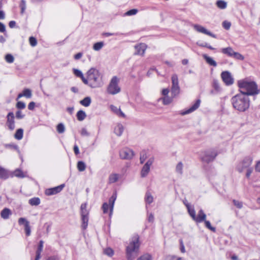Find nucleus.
I'll return each mask as SVG.
<instances>
[{
	"instance_id": "nucleus-39",
	"label": "nucleus",
	"mask_w": 260,
	"mask_h": 260,
	"mask_svg": "<svg viewBox=\"0 0 260 260\" xmlns=\"http://www.w3.org/2000/svg\"><path fill=\"white\" fill-rule=\"evenodd\" d=\"M104 43L103 42H97L93 45V49L95 51H99L102 49Z\"/></svg>"
},
{
	"instance_id": "nucleus-60",
	"label": "nucleus",
	"mask_w": 260,
	"mask_h": 260,
	"mask_svg": "<svg viewBox=\"0 0 260 260\" xmlns=\"http://www.w3.org/2000/svg\"><path fill=\"white\" fill-rule=\"evenodd\" d=\"M252 171H253V168L250 167V168H248L247 170V172H246V176L247 178H249L251 173H252Z\"/></svg>"
},
{
	"instance_id": "nucleus-49",
	"label": "nucleus",
	"mask_w": 260,
	"mask_h": 260,
	"mask_svg": "<svg viewBox=\"0 0 260 260\" xmlns=\"http://www.w3.org/2000/svg\"><path fill=\"white\" fill-rule=\"evenodd\" d=\"M20 7L21 8V14L24 13L26 9V3L24 0H21L20 4Z\"/></svg>"
},
{
	"instance_id": "nucleus-4",
	"label": "nucleus",
	"mask_w": 260,
	"mask_h": 260,
	"mask_svg": "<svg viewBox=\"0 0 260 260\" xmlns=\"http://www.w3.org/2000/svg\"><path fill=\"white\" fill-rule=\"evenodd\" d=\"M140 245L139 236L134 235L126 247V256L127 260H134L138 256Z\"/></svg>"
},
{
	"instance_id": "nucleus-26",
	"label": "nucleus",
	"mask_w": 260,
	"mask_h": 260,
	"mask_svg": "<svg viewBox=\"0 0 260 260\" xmlns=\"http://www.w3.org/2000/svg\"><path fill=\"white\" fill-rule=\"evenodd\" d=\"M119 178V175L118 174L113 173L109 175L108 180L109 183H113L118 181Z\"/></svg>"
},
{
	"instance_id": "nucleus-45",
	"label": "nucleus",
	"mask_w": 260,
	"mask_h": 260,
	"mask_svg": "<svg viewBox=\"0 0 260 260\" xmlns=\"http://www.w3.org/2000/svg\"><path fill=\"white\" fill-rule=\"evenodd\" d=\"M205 222V226L207 228L211 230L213 232H216V228L211 226V223L209 221L206 220V219L204 221Z\"/></svg>"
},
{
	"instance_id": "nucleus-55",
	"label": "nucleus",
	"mask_w": 260,
	"mask_h": 260,
	"mask_svg": "<svg viewBox=\"0 0 260 260\" xmlns=\"http://www.w3.org/2000/svg\"><path fill=\"white\" fill-rule=\"evenodd\" d=\"M80 133L82 136L88 137L90 135V134L87 132L85 128H82L81 130Z\"/></svg>"
},
{
	"instance_id": "nucleus-63",
	"label": "nucleus",
	"mask_w": 260,
	"mask_h": 260,
	"mask_svg": "<svg viewBox=\"0 0 260 260\" xmlns=\"http://www.w3.org/2000/svg\"><path fill=\"white\" fill-rule=\"evenodd\" d=\"M255 169L256 172L260 173V160L256 163Z\"/></svg>"
},
{
	"instance_id": "nucleus-44",
	"label": "nucleus",
	"mask_w": 260,
	"mask_h": 260,
	"mask_svg": "<svg viewBox=\"0 0 260 260\" xmlns=\"http://www.w3.org/2000/svg\"><path fill=\"white\" fill-rule=\"evenodd\" d=\"M152 257L149 253H145L139 257L137 260H151Z\"/></svg>"
},
{
	"instance_id": "nucleus-36",
	"label": "nucleus",
	"mask_w": 260,
	"mask_h": 260,
	"mask_svg": "<svg viewBox=\"0 0 260 260\" xmlns=\"http://www.w3.org/2000/svg\"><path fill=\"white\" fill-rule=\"evenodd\" d=\"M173 97H169V96H165L162 98H161L160 100L162 101V103L164 105H167L170 104L172 103L173 100L172 98Z\"/></svg>"
},
{
	"instance_id": "nucleus-24",
	"label": "nucleus",
	"mask_w": 260,
	"mask_h": 260,
	"mask_svg": "<svg viewBox=\"0 0 260 260\" xmlns=\"http://www.w3.org/2000/svg\"><path fill=\"white\" fill-rule=\"evenodd\" d=\"M123 130L124 127L123 125L120 123H118L114 128V133L117 136H120L122 134Z\"/></svg>"
},
{
	"instance_id": "nucleus-30",
	"label": "nucleus",
	"mask_w": 260,
	"mask_h": 260,
	"mask_svg": "<svg viewBox=\"0 0 260 260\" xmlns=\"http://www.w3.org/2000/svg\"><path fill=\"white\" fill-rule=\"evenodd\" d=\"M77 118L79 121H83L86 117V113L83 110H79L77 113Z\"/></svg>"
},
{
	"instance_id": "nucleus-54",
	"label": "nucleus",
	"mask_w": 260,
	"mask_h": 260,
	"mask_svg": "<svg viewBox=\"0 0 260 260\" xmlns=\"http://www.w3.org/2000/svg\"><path fill=\"white\" fill-rule=\"evenodd\" d=\"M137 12H138V10L137 9H132V10L128 11L125 13V14L128 16H131V15H134L136 14Z\"/></svg>"
},
{
	"instance_id": "nucleus-18",
	"label": "nucleus",
	"mask_w": 260,
	"mask_h": 260,
	"mask_svg": "<svg viewBox=\"0 0 260 260\" xmlns=\"http://www.w3.org/2000/svg\"><path fill=\"white\" fill-rule=\"evenodd\" d=\"M193 27L194 29L198 32L207 35L211 36L214 38H216V36L215 35L213 34L210 31H208L207 29H206L204 27L202 26V25H200L199 24H193Z\"/></svg>"
},
{
	"instance_id": "nucleus-58",
	"label": "nucleus",
	"mask_w": 260,
	"mask_h": 260,
	"mask_svg": "<svg viewBox=\"0 0 260 260\" xmlns=\"http://www.w3.org/2000/svg\"><path fill=\"white\" fill-rule=\"evenodd\" d=\"M110 108L112 112H113L114 113H115L116 114H117L119 110L120 109V108H118L117 107H116L114 105H110Z\"/></svg>"
},
{
	"instance_id": "nucleus-43",
	"label": "nucleus",
	"mask_w": 260,
	"mask_h": 260,
	"mask_svg": "<svg viewBox=\"0 0 260 260\" xmlns=\"http://www.w3.org/2000/svg\"><path fill=\"white\" fill-rule=\"evenodd\" d=\"M104 253L110 257H111L114 254V251L111 248H107L104 250Z\"/></svg>"
},
{
	"instance_id": "nucleus-64",
	"label": "nucleus",
	"mask_w": 260,
	"mask_h": 260,
	"mask_svg": "<svg viewBox=\"0 0 260 260\" xmlns=\"http://www.w3.org/2000/svg\"><path fill=\"white\" fill-rule=\"evenodd\" d=\"M47 260H59V258L56 255H53V256L49 257L47 258Z\"/></svg>"
},
{
	"instance_id": "nucleus-20",
	"label": "nucleus",
	"mask_w": 260,
	"mask_h": 260,
	"mask_svg": "<svg viewBox=\"0 0 260 260\" xmlns=\"http://www.w3.org/2000/svg\"><path fill=\"white\" fill-rule=\"evenodd\" d=\"M206 218V215L202 209H200L198 215L196 216L194 220L196 222L201 223L204 221Z\"/></svg>"
},
{
	"instance_id": "nucleus-10",
	"label": "nucleus",
	"mask_w": 260,
	"mask_h": 260,
	"mask_svg": "<svg viewBox=\"0 0 260 260\" xmlns=\"http://www.w3.org/2000/svg\"><path fill=\"white\" fill-rule=\"evenodd\" d=\"M252 160L253 158L252 157L250 156L245 157L242 161L238 165L237 167L238 171L239 172H242L244 169L250 168L249 167L251 165Z\"/></svg>"
},
{
	"instance_id": "nucleus-48",
	"label": "nucleus",
	"mask_w": 260,
	"mask_h": 260,
	"mask_svg": "<svg viewBox=\"0 0 260 260\" xmlns=\"http://www.w3.org/2000/svg\"><path fill=\"white\" fill-rule=\"evenodd\" d=\"M5 60L8 63H12L14 62V58L12 55L8 54L5 56Z\"/></svg>"
},
{
	"instance_id": "nucleus-1",
	"label": "nucleus",
	"mask_w": 260,
	"mask_h": 260,
	"mask_svg": "<svg viewBox=\"0 0 260 260\" xmlns=\"http://www.w3.org/2000/svg\"><path fill=\"white\" fill-rule=\"evenodd\" d=\"M86 78L84 84L91 88H100L104 85L102 74L94 68H90L86 73Z\"/></svg>"
},
{
	"instance_id": "nucleus-56",
	"label": "nucleus",
	"mask_w": 260,
	"mask_h": 260,
	"mask_svg": "<svg viewBox=\"0 0 260 260\" xmlns=\"http://www.w3.org/2000/svg\"><path fill=\"white\" fill-rule=\"evenodd\" d=\"M231 24L230 22L224 21L222 22V26L225 29H229L231 27Z\"/></svg>"
},
{
	"instance_id": "nucleus-16",
	"label": "nucleus",
	"mask_w": 260,
	"mask_h": 260,
	"mask_svg": "<svg viewBox=\"0 0 260 260\" xmlns=\"http://www.w3.org/2000/svg\"><path fill=\"white\" fill-rule=\"evenodd\" d=\"M200 103V100H197L196 102L189 108L184 111H181L180 112V114L181 115H185L193 112L199 107Z\"/></svg>"
},
{
	"instance_id": "nucleus-25",
	"label": "nucleus",
	"mask_w": 260,
	"mask_h": 260,
	"mask_svg": "<svg viewBox=\"0 0 260 260\" xmlns=\"http://www.w3.org/2000/svg\"><path fill=\"white\" fill-rule=\"evenodd\" d=\"M186 207L187 209L189 215L191 217L192 219L194 220L196 216V211L193 208H191L189 204L186 205Z\"/></svg>"
},
{
	"instance_id": "nucleus-5",
	"label": "nucleus",
	"mask_w": 260,
	"mask_h": 260,
	"mask_svg": "<svg viewBox=\"0 0 260 260\" xmlns=\"http://www.w3.org/2000/svg\"><path fill=\"white\" fill-rule=\"evenodd\" d=\"M119 79L117 76L112 78L107 87V92L111 95H115L121 91V88L119 85Z\"/></svg>"
},
{
	"instance_id": "nucleus-53",
	"label": "nucleus",
	"mask_w": 260,
	"mask_h": 260,
	"mask_svg": "<svg viewBox=\"0 0 260 260\" xmlns=\"http://www.w3.org/2000/svg\"><path fill=\"white\" fill-rule=\"evenodd\" d=\"M43 244H44V242L42 240H41L39 242V246H38V247L36 252H38V253H41V252L42 251V250H43Z\"/></svg>"
},
{
	"instance_id": "nucleus-19",
	"label": "nucleus",
	"mask_w": 260,
	"mask_h": 260,
	"mask_svg": "<svg viewBox=\"0 0 260 260\" xmlns=\"http://www.w3.org/2000/svg\"><path fill=\"white\" fill-rule=\"evenodd\" d=\"M147 48V46L144 43H140L135 46L136 51L135 55H143Z\"/></svg>"
},
{
	"instance_id": "nucleus-2",
	"label": "nucleus",
	"mask_w": 260,
	"mask_h": 260,
	"mask_svg": "<svg viewBox=\"0 0 260 260\" xmlns=\"http://www.w3.org/2000/svg\"><path fill=\"white\" fill-rule=\"evenodd\" d=\"M233 107L240 112L248 110L250 106V99L246 94H237L231 99Z\"/></svg>"
},
{
	"instance_id": "nucleus-29",
	"label": "nucleus",
	"mask_w": 260,
	"mask_h": 260,
	"mask_svg": "<svg viewBox=\"0 0 260 260\" xmlns=\"http://www.w3.org/2000/svg\"><path fill=\"white\" fill-rule=\"evenodd\" d=\"M91 103V99L89 96H86L80 101V104L84 107H88Z\"/></svg>"
},
{
	"instance_id": "nucleus-59",
	"label": "nucleus",
	"mask_w": 260,
	"mask_h": 260,
	"mask_svg": "<svg viewBox=\"0 0 260 260\" xmlns=\"http://www.w3.org/2000/svg\"><path fill=\"white\" fill-rule=\"evenodd\" d=\"M147 158L146 154L145 153H143L141 154L140 158V161L141 164H143L145 161V159Z\"/></svg>"
},
{
	"instance_id": "nucleus-47",
	"label": "nucleus",
	"mask_w": 260,
	"mask_h": 260,
	"mask_svg": "<svg viewBox=\"0 0 260 260\" xmlns=\"http://www.w3.org/2000/svg\"><path fill=\"white\" fill-rule=\"evenodd\" d=\"M213 87L217 91L220 90V87L219 82L217 80H214L212 84Z\"/></svg>"
},
{
	"instance_id": "nucleus-38",
	"label": "nucleus",
	"mask_w": 260,
	"mask_h": 260,
	"mask_svg": "<svg viewBox=\"0 0 260 260\" xmlns=\"http://www.w3.org/2000/svg\"><path fill=\"white\" fill-rule=\"evenodd\" d=\"M145 201L148 204H151L153 201V197L149 192H147L145 196Z\"/></svg>"
},
{
	"instance_id": "nucleus-37",
	"label": "nucleus",
	"mask_w": 260,
	"mask_h": 260,
	"mask_svg": "<svg viewBox=\"0 0 260 260\" xmlns=\"http://www.w3.org/2000/svg\"><path fill=\"white\" fill-rule=\"evenodd\" d=\"M23 96L26 98H30L32 96V93L30 89L26 88L24 89L22 91Z\"/></svg>"
},
{
	"instance_id": "nucleus-11",
	"label": "nucleus",
	"mask_w": 260,
	"mask_h": 260,
	"mask_svg": "<svg viewBox=\"0 0 260 260\" xmlns=\"http://www.w3.org/2000/svg\"><path fill=\"white\" fill-rule=\"evenodd\" d=\"M154 162V158H150L142 167L140 175L142 178L146 177L149 174L150 170V167Z\"/></svg>"
},
{
	"instance_id": "nucleus-50",
	"label": "nucleus",
	"mask_w": 260,
	"mask_h": 260,
	"mask_svg": "<svg viewBox=\"0 0 260 260\" xmlns=\"http://www.w3.org/2000/svg\"><path fill=\"white\" fill-rule=\"evenodd\" d=\"M29 42L30 45L32 47H35L37 44V39L35 37H29Z\"/></svg>"
},
{
	"instance_id": "nucleus-8",
	"label": "nucleus",
	"mask_w": 260,
	"mask_h": 260,
	"mask_svg": "<svg viewBox=\"0 0 260 260\" xmlns=\"http://www.w3.org/2000/svg\"><path fill=\"white\" fill-rule=\"evenodd\" d=\"M172 86L171 94L172 96L176 97L180 93V88L179 86L178 77L176 74H173L171 77Z\"/></svg>"
},
{
	"instance_id": "nucleus-28",
	"label": "nucleus",
	"mask_w": 260,
	"mask_h": 260,
	"mask_svg": "<svg viewBox=\"0 0 260 260\" xmlns=\"http://www.w3.org/2000/svg\"><path fill=\"white\" fill-rule=\"evenodd\" d=\"M9 177V173L7 170L0 166V178L6 179Z\"/></svg>"
},
{
	"instance_id": "nucleus-12",
	"label": "nucleus",
	"mask_w": 260,
	"mask_h": 260,
	"mask_svg": "<svg viewBox=\"0 0 260 260\" xmlns=\"http://www.w3.org/2000/svg\"><path fill=\"white\" fill-rule=\"evenodd\" d=\"M222 81L226 85H231L234 83V78L228 71L222 72L221 74Z\"/></svg>"
},
{
	"instance_id": "nucleus-3",
	"label": "nucleus",
	"mask_w": 260,
	"mask_h": 260,
	"mask_svg": "<svg viewBox=\"0 0 260 260\" xmlns=\"http://www.w3.org/2000/svg\"><path fill=\"white\" fill-rule=\"evenodd\" d=\"M238 85L240 89V92L246 94L247 96L257 94L259 92L256 83L247 79L239 80L238 82Z\"/></svg>"
},
{
	"instance_id": "nucleus-14",
	"label": "nucleus",
	"mask_w": 260,
	"mask_h": 260,
	"mask_svg": "<svg viewBox=\"0 0 260 260\" xmlns=\"http://www.w3.org/2000/svg\"><path fill=\"white\" fill-rule=\"evenodd\" d=\"M119 155L122 159H129L133 157L134 152L131 149L124 148L120 151Z\"/></svg>"
},
{
	"instance_id": "nucleus-22",
	"label": "nucleus",
	"mask_w": 260,
	"mask_h": 260,
	"mask_svg": "<svg viewBox=\"0 0 260 260\" xmlns=\"http://www.w3.org/2000/svg\"><path fill=\"white\" fill-rule=\"evenodd\" d=\"M221 51L223 54H225L231 57H233V53L235 52L233 48L231 47L222 48Z\"/></svg>"
},
{
	"instance_id": "nucleus-40",
	"label": "nucleus",
	"mask_w": 260,
	"mask_h": 260,
	"mask_svg": "<svg viewBox=\"0 0 260 260\" xmlns=\"http://www.w3.org/2000/svg\"><path fill=\"white\" fill-rule=\"evenodd\" d=\"M4 146L6 148H9L11 149H15L17 151H19L18 147L17 145H15L13 143L11 144H6L4 145Z\"/></svg>"
},
{
	"instance_id": "nucleus-27",
	"label": "nucleus",
	"mask_w": 260,
	"mask_h": 260,
	"mask_svg": "<svg viewBox=\"0 0 260 260\" xmlns=\"http://www.w3.org/2000/svg\"><path fill=\"white\" fill-rule=\"evenodd\" d=\"M73 73L77 77L80 78L82 80V81L84 83V81L85 80L86 78L84 76L82 72L77 69H73Z\"/></svg>"
},
{
	"instance_id": "nucleus-35",
	"label": "nucleus",
	"mask_w": 260,
	"mask_h": 260,
	"mask_svg": "<svg viewBox=\"0 0 260 260\" xmlns=\"http://www.w3.org/2000/svg\"><path fill=\"white\" fill-rule=\"evenodd\" d=\"M77 168L79 171L83 172L86 169V165L82 161H79L77 163Z\"/></svg>"
},
{
	"instance_id": "nucleus-6",
	"label": "nucleus",
	"mask_w": 260,
	"mask_h": 260,
	"mask_svg": "<svg viewBox=\"0 0 260 260\" xmlns=\"http://www.w3.org/2000/svg\"><path fill=\"white\" fill-rule=\"evenodd\" d=\"M87 204L84 203L80 206V215L81 219V228L85 230L87 228L89 220V211L87 209Z\"/></svg>"
},
{
	"instance_id": "nucleus-31",
	"label": "nucleus",
	"mask_w": 260,
	"mask_h": 260,
	"mask_svg": "<svg viewBox=\"0 0 260 260\" xmlns=\"http://www.w3.org/2000/svg\"><path fill=\"white\" fill-rule=\"evenodd\" d=\"M23 136V129L19 128L16 131V132L14 135V137L16 139L20 140L22 139Z\"/></svg>"
},
{
	"instance_id": "nucleus-42",
	"label": "nucleus",
	"mask_w": 260,
	"mask_h": 260,
	"mask_svg": "<svg viewBox=\"0 0 260 260\" xmlns=\"http://www.w3.org/2000/svg\"><path fill=\"white\" fill-rule=\"evenodd\" d=\"M57 131L59 134H62L65 131V127L63 123H59L57 125Z\"/></svg>"
},
{
	"instance_id": "nucleus-46",
	"label": "nucleus",
	"mask_w": 260,
	"mask_h": 260,
	"mask_svg": "<svg viewBox=\"0 0 260 260\" xmlns=\"http://www.w3.org/2000/svg\"><path fill=\"white\" fill-rule=\"evenodd\" d=\"M232 57L240 60H243L244 59V56L242 54L237 52H234Z\"/></svg>"
},
{
	"instance_id": "nucleus-7",
	"label": "nucleus",
	"mask_w": 260,
	"mask_h": 260,
	"mask_svg": "<svg viewBox=\"0 0 260 260\" xmlns=\"http://www.w3.org/2000/svg\"><path fill=\"white\" fill-rule=\"evenodd\" d=\"M117 198V193L114 192L109 200V204L107 203H104L102 206V210L103 213L106 214L108 212V209L110 208L109 216L110 217L113 213L114 205L115 202Z\"/></svg>"
},
{
	"instance_id": "nucleus-62",
	"label": "nucleus",
	"mask_w": 260,
	"mask_h": 260,
	"mask_svg": "<svg viewBox=\"0 0 260 260\" xmlns=\"http://www.w3.org/2000/svg\"><path fill=\"white\" fill-rule=\"evenodd\" d=\"M154 217L152 213L149 214L148 217V220L150 222H153L154 221Z\"/></svg>"
},
{
	"instance_id": "nucleus-41",
	"label": "nucleus",
	"mask_w": 260,
	"mask_h": 260,
	"mask_svg": "<svg viewBox=\"0 0 260 260\" xmlns=\"http://www.w3.org/2000/svg\"><path fill=\"white\" fill-rule=\"evenodd\" d=\"M183 167V165L181 162H178L176 167V172L179 174H182Z\"/></svg>"
},
{
	"instance_id": "nucleus-9",
	"label": "nucleus",
	"mask_w": 260,
	"mask_h": 260,
	"mask_svg": "<svg viewBox=\"0 0 260 260\" xmlns=\"http://www.w3.org/2000/svg\"><path fill=\"white\" fill-rule=\"evenodd\" d=\"M218 155L217 151L215 149H211L206 151L202 157L203 161L209 163L213 161Z\"/></svg>"
},
{
	"instance_id": "nucleus-13",
	"label": "nucleus",
	"mask_w": 260,
	"mask_h": 260,
	"mask_svg": "<svg viewBox=\"0 0 260 260\" xmlns=\"http://www.w3.org/2000/svg\"><path fill=\"white\" fill-rule=\"evenodd\" d=\"M18 223L19 225H24V230L26 236H29L31 234V229L29 225V222L25 218L21 217L18 219Z\"/></svg>"
},
{
	"instance_id": "nucleus-21",
	"label": "nucleus",
	"mask_w": 260,
	"mask_h": 260,
	"mask_svg": "<svg viewBox=\"0 0 260 260\" xmlns=\"http://www.w3.org/2000/svg\"><path fill=\"white\" fill-rule=\"evenodd\" d=\"M12 211L7 208H5L1 212V216L4 219H7L12 215Z\"/></svg>"
},
{
	"instance_id": "nucleus-34",
	"label": "nucleus",
	"mask_w": 260,
	"mask_h": 260,
	"mask_svg": "<svg viewBox=\"0 0 260 260\" xmlns=\"http://www.w3.org/2000/svg\"><path fill=\"white\" fill-rule=\"evenodd\" d=\"M217 7L220 9H224L227 7V3L222 0H218L216 2Z\"/></svg>"
},
{
	"instance_id": "nucleus-51",
	"label": "nucleus",
	"mask_w": 260,
	"mask_h": 260,
	"mask_svg": "<svg viewBox=\"0 0 260 260\" xmlns=\"http://www.w3.org/2000/svg\"><path fill=\"white\" fill-rule=\"evenodd\" d=\"M16 108L19 109H23L25 108V104L21 101H19L17 103Z\"/></svg>"
},
{
	"instance_id": "nucleus-15",
	"label": "nucleus",
	"mask_w": 260,
	"mask_h": 260,
	"mask_svg": "<svg viewBox=\"0 0 260 260\" xmlns=\"http://www.w3.org/2000/svg\"><path fill=\"white\" fill-rule=\"evenodd\" d=\"M6 124L9 129L11 131L13 130L15 127L14 115L12 112H9L7 116Z\"/></svg>"
},
{
	"instance_id": "nucleus-33",
	"label": "nucleus",
	"mask_w": 260,
	"mask_h": 260,
	"mask_svg": "<svg viewBox=\"0 0 260 260\" xmlns=\"http://www.w3.org/2000/svg\"><path fill=\"white\" fill-rule=\"evenodd\" d=\"M15 177L23 178L26 177L25 174L21 170L16 169L13 173Z\"/></svg>"
},
{
	"instance_id": "nucleus-61",
	"label": "nucleus",
	"mask_w": 260,
	"mask_h": 260,
	"mask_svg": "<svg viewBox=\"0 0 260 260\" xmlns=\"http://www.w3.org/2000/svg\"><path fill=\"white\" fill-rule=\"evenodd\" d=\"M35 107V103L34 102H31L29 103L28 105V109L29 110H33Z\"/></svg>"
},
{
	"instance_id": "nucleus-57",
	"label": "nucleus",
	"mask_w": 260,
	"mask_h": 260,
	"mask_svg": "<svg viewBox=\"0 0 260 260\" xmlns=\"http://www.w3.org/2000/svg\"><path fill=\"white\" fill-rule=\"evenodd\" d=\"M24 117V115L22 114V112L18 110L16 113V117L17 119H22Z\"/></svg>"
},
{
	"instance_id": "nucleus-17",
	"label": "nucleus",
	"mask_w": 260,
	"mask_h": 260,
	"mask_svg": "<svg viewBox=\"0 0 260 260\" xmlns=\"http://www.w3.org/2000/svg\"><path fill=\"white\" fill-rule=\"evenodd\" d=\"M64 187V184H62L58 186L47 189L45 190V194L47 196H52L60 192Z\"/></svg>"
},
{
	"instance_id": "nucleus-32",
	"label": "nucleus",
	"mask_w": 260,
	"mask_h": 260,
	"mask_svg": "<svg viewBox=\"0 0 260 260\" xmlns=\"http://www.w3.org/2000/svg\"><path fill=\"white\" fill-rule=\"evenodd\" d=\"M40 199L38 197H35L29 200L28 203L31 206H38L40 204Z\"/></svg>"
},
{
	"instance_id": "nucleus-52",
	"label": "nucleus",
	"mask_w": 260,
	"mask_h": 260,
	"mask_svg": "<svg viewBox=\"0 0 260 260\" xmlns=\"http://www.w3.org/2000/svg\"><path fill=\"white\" fill-rule=\"evenodd\" d=\"M233 202L235 206H236L238 208L241 209L243 207V203L241 202L237 201L236 200H233Z\"/></svg>"
},
{
	"instance_id": "nucleus-23",
	"label": "nucleus",
	"mask_w": 260,
	"mask_h": 260,
	"mask_svg": "<svg viewBox=\"0 0 260 260\" xmlns=\"http://www.w3.org/2000/svg\"><path fill=\"white\" fill-rule=\"evenodd\" d=\"M203 57L206 60V62L209 65L213 67L217 66L216 62L211 57L208 56L207 54H203Z\"/></svg>"
}]
</instances>
